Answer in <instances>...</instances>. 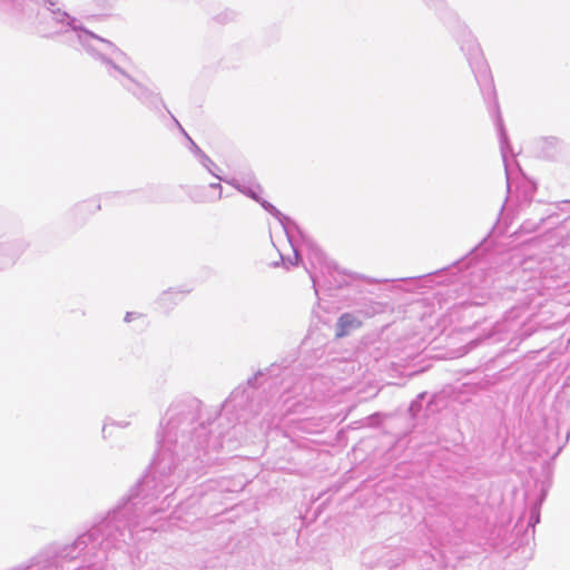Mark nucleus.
<instances>
[{"instance_id": "nucleus-1", "label": "nucleus", "mask_w": 570, "mask_h": 570, "mask_svg": "<svg viewBox=\"0 0 570 570\" xmlns=\"http://www.w3.org/2000/svg\"><path fill=\"white\" fill-rule=\"evenodd\" d=\"M358 321L352 315H343L337 323V336L347 334L351 328L357 327Z\"/></svg>"}, {"instance_id": "nucleus-2", "label": "nucleus", "mask_w": 570, "mask_h": 570, "mask_svg": "<svg viewBox=\"0 0 570 570\" xmlns=\"http://www.w3.org/2000/svg\"><path fill=\"white\" fill-rule=\"evenodd\" d=\"M56 19L61 22L62 24L71 26L73 29H77V26L75 24L73 20H70L69 16L65 12L56 13Z\"/></svg>"}, {"instance_id": "nucleus-4", "label": "nucleus", "mask_w": 570, "mask_h": 570, "mask_svg": "<svg viewBox=\"0 0 570 570\" xmlns=\"http://www.w3.org/2000/svg\"><path fill=\"white\" fill-rule=\"evenodd\" d=\"M263 206H264V207H265L269 213H272L273 215H275V216H277V217L279 216L278 210H277L274 206H272L271 204L263 203Z\"/></svg>"}, {"instance_id": "nucleus-7", "label": "nucleus", "mask_w": 570, "mask_h": 570, "mask_svg": "<svg viewBox=\"0 0 570 570\" xmlns=\"http://www.w3.org/2000/svg\"><path fill=\"white\" fill-rule=\"evenodd\" d=\"M203 159L205 166H207V164H212V161L206 156H203Z\"/></svg>"}, {"instance_id": "nucleus-8", "label": "nucleus", "mask_w": 570, "mask_h": 570, "mask_svg": "<svg viewBox=\"0 0 570 570\" xmlns=\"http://www.w3.org/2000/svg\"><path fill=\"white\" fill-rule=\"evenodd\" d=\"M125 320H126L127 322H129V321H130V314H129V313L126 315V318H125Z\"/></svg>"}, {"instance_id": "nucleus-5", "label": "nucleus", "mask_w": 570, "mask_h": 570, "mask_svg": "<svg viewBox=\"0 0 570 570\" xmlns=\"http://www.w3.org/2000/svg\"><path fill=\"white\" fill-rule=\"evenodd\" d=\"M243 193H246V194H249L253 198L257 199V196L254 191L252 190H242Z\"/></svg>"}, {"instance_id": "nucleus-6", "label": "nucleus", "mask_w": 570, "mask_h": 570, "mask_svg": "<svg viewBox=\"0 0 570 570\" xmlns=\"http://www.w3.org/2000/svg\"><path fill=\"white\" fill-rule=\"evenodd\" d=\"M112 53H115L117 60H120L119 58L122 57L121 52H118L117 50H114V49H112Z\"/></svg>"}, {"instance_id": "nucleus-3", "label": "nucleus", "mask_w": 570, "mask_h": 570, "mask_svg": "<svg viewBox=\"0 0 570 570\" xmlns=\"http://www.w3.org/2000/svg\"><path fill=\"white\" fill-rule=\"evenodd\" d=\"M85 36H86V37H88V38H90L91 40H94V41H95V42H97L98 45H101V46L106 47L107 49H112V46H111L110 43L105 42V41H104V40H101V39H97V38H95L94 36H91V35H87V33H86Z\"/></svg>"}]
</instances>
